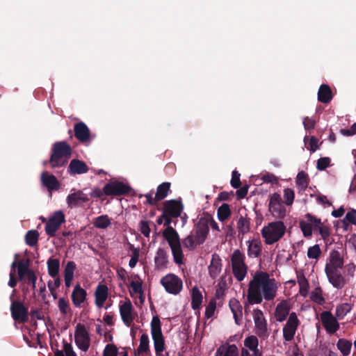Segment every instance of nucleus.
I'll list each match as a JSON object with an SVG mask.
<instances>
[{"instance_id":"46","label":"nucleus","mask_w":356,"mask_h":356,"mask_svg":"<svg viewBox=\"0 0 356 356\" xmlns=\"http://www.w3.org/2000/svg\"><path fill=\"white\" fill-rule=\"evenodd\" d=\"M258 344V339L254 335L249 336L244 340V346L252 352L259 350Z\"/></svg>"},{"instance_id":"64","label":"nucleus","mask_w":356,"mask_h":356,"mask_svg":"<svg viewBox=\"0 0 356 356\" xmlns=\"http://www.w3.org/2000/svg\"><path fill=\"white\" fill-rule=\"evenodd\" d=\"M63 351L65 354V356H77L73 350L72 345L65 340H63Z\"/></svg>"},{"instance_id":"63","label":"nucleus","mask_w":356,"mask_h":356,"mask_svg":"<svg viewBox=\"0 0 356 356\" xmlns=\"http://www.w3.org/2000/svg\"><path fill=\"white\" fill-rule=\"evenodd\" d=\"M318 140L315 136H312L307 146V148L312 152H316L318 149Z\"/></svg>"},{"instance_id":"52","label":"nucleus","mask_w":356,"mask_h":356,"mask_svg":"<svg viewBox=\"0 0 356 356\" xmlns=\"http://www.w3.org/2000/svg\"><path fill=\"white\" fill-rule=\"evenodd\" d=\"M295 197L294 191L291 188H285L284 190V199L285 204L290 206L293 204Z\"/></svg>"},{"instance_id":"34","label":"nucleus","mask_w":356,"mask_h":356,"mask_svg":"<svg viewBox=\"0 0 356 356\" xmlns=\"http://www.w3.org/2000/svg\"><path fill=\"white\" fill-rule=\"evenodd\" d=\"M48 274L51 277L58 275L60 270V261L58 259L49 258L47 261Z\"/></svg>"},{"instance_id":"22","label":"nucleus","mask_w":356,"mask_h":356,"mask_svg":"<svg viewBox=\"0 0 356 356\" xmlns=\"http://www.w3.org/2000/svg\"><path fill=\"white\" fill-rule=\"evenodd\" d=\"M87 292L83 289L81 285L78 283L72 291L71 298L73 305L76 307H81L82 303L86 300Z\"/></svg>"},{"instance_id":"31","label":"nucleus","mask_w":356,"mask_h":356,"mask_svg":"<svg viewBox=\"0 0 356 356\" xmlns=\"http://www.w3.org/2000/svg\"><path fill=\"white\" fill-rule=\"evenodd\" d=\"M95 304L102 307L108 298V287L104 284H99L95 292Z\"/></svg>"},{"instance_id":"45","label":"nucleus","mask_w":356,"mask_h":356,"mask_svg":"<svg viewBox=\"0 0 356 356\" xmlns=\"http://www.w3.org/2000/svg\"><path fill=\"white\" fill-rule=\"evenodd\" d=\"M352 307L348 303H343L338 305L336 308V316L339 319H343L344 316L350 312Z\"/></svg>"},{"instance_id":"43","label":"nucleus","mask_w":356,"mask_h":356,"mask_svg":"<svg viewBox=\"0 0 356 356\" xmlns=\"http://www.w3.org/2000/svg\"><path fill=\"white\" fill-rule=\"evenodd\" d=\"M111 224V219L107 215L97 217L93 222L94 226L98 229H106Z\"/></svg>"},{"instance_id":"62","label":"nucleus","mask_w":356,"mask_h":356,"mask_svg":"<svg viewBox=\"0 0 356 356\" xmlns=\"http://www.w3.org/2000/svg\"><path fill=\"white\" fill-rule=\"evenodd\" d=\"M345 220H347L348 222L356 225V209H351L346 214V217L343 220V222Z\"/></svg>"},{"instance_id":"1","label":"nucleus","mask_w":356,"mask_h":356,"mask_svg":"<svg viewBox=\"0 0 356 356\" xmlns=\"http://www.w3.org/2000/svg\"><path fill=\"white\" fill-rule=\"evenodd\" d=\"M277 285L274 278L266 272H257L250 281L247 300L250 305L261 304L263 298L272 300L276 296Z\"/></svg>"},{"instance_id":"14","label":"nucleus","mask_w":356,"mask_h":356,"mask_svg":"<svg viewBox=\"0 0 356 356\" xmlns=\"http://www.w3.org/2000/svg\"><path fill=\"white\" fill-rule=\"evenodd\" d=\"M299 324L300 321L296 314L291 312L283 327V338L285 341H291L293 339Z\"/></svg>"},{"instance_id":"35","label":"nucleus","mask_w":356,"mask_h":356,"mask_svg":"<svg viewBox=\"0 0 356 356\" xmlns=\"http://www.w3.org/2000/svg\"><path fill=\"white\" fill-rule=\"evenodd\" d=\"M30 259H21L17 263V271L19 279L22 280L29 274V272L33 271L29 269Z\"/></svg>"},{"instance_id":"47","label":"nucleus","mask_w":356,"mask_h":356,"mask_svg":"<svg viewBox=\"0 0 356 356\" xmlns=\"http://www.w3.org/2000/svg\"><path fill=\"white\" fill-rule=\"evenodd\" d=\"M76 265L73 261L67 263L64 269V278L74 279V273L76 270Z\"/></svg>"},{"instance_id":"53","label":"nucleus","mask_w":356,"mask_h":356,"mask_svg":"<svg viewBox=\"0 0 356 356\" xmlns=\"http://www.w3.org/2000/svg\"><path fill=\"white\" fill-rule=\"evenodd\" d=\"M130 248L133 251V255L129 261V266L133 268L136 266L140 255L139 249L135 248L134 245H131Z\"/></svg>"},{"instance_id":"15","label":"nucleus","mask_w":356,"mask_h":356,"mask_svg":"<svg viewBox=\"0 0 356 356\" xmlns=\"http://www.w3.org/2000/svg\"><path fill=\"white\" fill-rule=\"evenodd\" d=\"M65 221V217L63 211H58L49 218L45 225L46 234L49 236H54L56 232L59 229L61 224Z\"/></svg>"},{"instance_id":"38","label":"nucleus","mask_w":356,"mask_h":356,"mask_svg":"<svg viewBox=\"0 0 356 356\" xmlns=\"http://www.w3.org/2000/svg\"><path fill=\"white\" fill-rule=\"evenodd\" d=\"M170 186L171 184L170 182H163L159 185L155 194L156 200L161 201L165 199L170 191Z\"/></svg>"},{"instance_id":"33","label":"nucleus","mask_w":356,"mask_h":356,"mask_svg":"<svg viewBox=\"0 0 356 356\" xmlns=\"http://www.w3.org/2000/svg\"><path fill=\"white\" fill-rule=\"evenodd\" d=\"M229 305L237 325L240 324V321L242 318V306L240 302L236 298H232L229 300Z\"/></svg>"},{"instance_id":"8","label":"nucleus","mask_w":356,"mask_h":356,"mask_svg":"<svg viewBox=\"0 0 356 356\" xmlns=\"http://www.w3.org/2000/svg\"><path fill=\"white\" fill-rule=\"evenodd\" d=\"M131 187L120 181H112L104 185V195L107 196H121L128 195Z\"/></svg>"},{"instance_id":"28","label":"nucleus","mask_w":356,"mask_h":356,"mask_svg":"<svg viewBox=\"0 0 356 356\" xmlns=\"http://www.w3.org/2000/svg\"><path fill=\"white\" fill-rule=\"evenodd\" d=\"M291 306L286 300H282L280 302L275 311V316L276 320L279 322H282L286 320L289 314Z\"/></svg>"},{"instance_id":"5","label":"nucleus","mask_w":356,"mask_h":356,"mask_svg":"<svg viewBox=\"0 0 356 356\" xmlns=\"http://www.w3.org/2000/svg\"><path fill=\"white\" fill-rule=\"evenodd\" d=\"M286 226L282 221L278 220L269 222L261 229V235L265 239V243L272 245L280 241L284 235Z\"/></svg>"},{"instance_id":"3","label":"nucleus","mask_w":356,"mask_h":356,"mask_svg":"<svg viewBox=\"0 0 356 356\" xmlns=\"http://www.w3.org/2000/svg\"><path fill=\"white\" fill-rule=\"evenodd\" d=\"M72 149L66 141H58L53 144L49 160L53 169L65 166L72 156Z\"/></svg>"},{"instance_id":"50","label":"nucleus","mask_w":356,"mask_h":356,"mask_svg":"<svg viewBox=\"0 0 356 356\" xmlns=\"http://www.w3.org/2000/svg\"><path fill=\"white\" fill-rule=\"evenodd\" d=\"M183 245L189 249V250H193L195 246L197 245L196 244V238H195V236L193 233L190 234L188 236H187L182 241Z\"/></svg>"},{"instance_id":"37","label":"nucleus","mask_w":356,"mask_h":356,"mask_svg":"<svg viewBox=\"0 0 356 356\" xmlns=\"http://www.w3.org/2000/svg\"><path fill=\"white\" fill-rule=\"evenodd\" d=\"M248 255L250 257H258L261 252V243L258 241H248Z\"/></svg>"},{"instance_id":"39","label":"nucleus","mask_w":356,"mask_h":356,"mask_svg":"<svg viewBox=\"0 0 356 356\" xmlns=\"http://www.w3.org/2000/svg\"><path fill=\"white\" fill-rule=\"evenodd\" d=\"M337 347L343 356H348L350 353L352 343L347 339H339L337 343Z\"/></svg>"},{"instance_id":"30","label":"nucleus","mask_w":356,"mask_h":356,"mask_svg":"<svg viewBox=\"0 0 356 356\" xmlns=\"http://www.w3.org/2000/svg\"><path fill=\"white\" fill-rule=\"evenodd\" d=\"M332 98L333 94L330 87L327 84L321 85L318 91V101L323 104H328Z\"/></svg>"},{"instance_id":"51","label":"nucleus","mask_w":356,"mask_h":356,"mask_svg":"<svg viewBox=\"0 0 356 356\" xmlns=\"http://www.w3.org/2000/svg\"><path fill=\"white\" fill-rule=\"evenodd\" d=\"M321 254V250L319 245L316 244L312 247H309L307 250V257L309 259H317Z\"/></svg>"},{"instance_id":"17","label":"nucleus","mask_w":356,"mask_h":356,"mask_svg":"<svg viewBox=\"0 0 356 356\" xmlns=\"http://www.w3.org/2000/svg\"><path fill=\"white\" fill-rule=\"evenodd\" d=\"M183 210L184 204L181 199L166 200L163 203L165 213L175 218L181 216Z\"/></svg>"},{"instance_id":"6","label":"nucleus","mask_w":356,"mask_h":356,"mask_svg":"<svg viewBox=\"0 0 356 356\" xmlns=\"http://www.w3.org/2000/svg\"><path fill=\"white\" fill-rule=\"evenodd\" d=\"M231 261L235 278L239 282L243 280L248 270V266L245 263V255L239 250H235L232 255Z\"/></svg>"},{"instance_id":"27","label":"nucleus","mask_w":356,"mask_h":356,"mask_svg":"<svg viewBox=\"0 0 356 356\" xmlns=\"http://www.w3.org/2000/svg\"><path fill=\"white\" fill-rule=\"evenodd\" d=\"M168 254L166 250L159 248H158L156 256L154 257L155 267L158 270H163L167 268L168 263Z\"/></svg>"},{"instance_id":"61","label":"nucleus","mask_w":356,"mask_h":356,"mask_svg":"<svg viewBox=\"0 0 356 356\" xmlns=\"http://www.w3.org/2000/svg\"><path fill=\"white\" fill-rule=\"evenodd\" d=\"M298 284L300 285V293L302 296H306L308 289H309V283L305 277H302V279L298 280Z\"/></svg>"},{"instance_id":"29","label":"nucleus","mask_w":356,"mask_h":356,"mask_svg":"<svg viewBox=\"0 0 356 356\" xmlns=\"http://www.w3.org/2000/svg\"><path fill=\"white\" fill-rule=\"evenodd\" d=\"M238 349L235 344L225 343L216 350L215 356H238Z\"/></svg>"},{"instance_id":"32","label":"nucleus","mask_w":356,"mask_h":356,"mask_svg":"<svg viewBox=\"0 0 356 356\" xmlns=\"http://www.w3.org/2000/svg\"><path fill=\"white\" fill-rule=\"evenodd\" d=\"M162 234L170 247L180 243L179 236L173 227L165 228L163 231Z\"/></svg>"},{"instance_id":"55","label":"nucleus","mask_w":356,"mask_h":356,"mask_svg":"<svg viewBox=\"0 0 356 356\" xmlns=\"http://www.w3.org/2000/svg\"><path fill=\"white\" fill-rule=\"evenodd\" d=\"M149 224L147 220H141L139 223L140 231L145 237H149L151 232Z\"/></svg>"},{"instance_id":"2","label":"nucleus","mask_w":356,"mask_h":356,"mask_svg":"<svg viewBox=\"0 0 356 356\" xmlns=\"http://www.w3.org/2000/svg\"><path fill=\"white\" fill-rule=\"evenodd\" d=\"M344 264L343 257L336 250L330 252L329 261L325 267V272L328 281L337 289H342L346 284L345 277L340 270L343 268Z\"/></svg>"},{"instance_id":"60","label":"nucleus","mask_w":356,"mask_h":356,"mask_svg":"<svg viewBox=\"0 0 356 356\" xmlns=\"http://www.w3.org/2000/svg\"><path fill=\"white\" fill-rule=\"evenodd\" d=\"M321 234L322 238L325 241L328 238L330 235V228L326 225H318L317 229Z\"/></svg>"},{"instance_id":"25","label":"nucleus","mask_w":356,"mask_h":356,"mask_svg":"<svg viewBox=\"0 0 356 356\" xmlns=\"http://www.w3.org/2000/svg\"><path fill=\"white\" fill-rule=\"evenodd\" d=\"M251 225V219L248 217L240 216L236 222V229L238 231V236L243 238L244 235L250 232Z\"/></svg>"},{"instance_id":"26","label":"nucleus","mask_w":356,"mask_h":356,"mask_svg":"<svg viewBox=\"0 0 356 356\" xmlns=\"http://www.w3.org/2000/svg\"><path fill=\"white\" fill-rule=\"evenodd\" d=\"M41 181L49 191H56L60 187V183L56 177L53 175H49L47 172H43L41 174Z\"/></svg>"},{"instance_id":"20","label":"nucleus","mask_w":356,"mask_h":356,"mask_svg":"<svg viewBox=\"0 0 356 356\" xmlns=\"http://www.w3.org/2000/svg\"><path fill=\"white\" fill-rule=\"evenodd\" d=\"M74 132L75 137L81 143H86L90 140V131L83 122L74 124Z\"/></svg>"},{"instance_id":"44","label":"nucleus","mask_w":356,"mask_h":356,"mask_svg":"<svg viewBox=\"0 0 356 356\" xmlns=\"http://www.w3.org/2000/svg\"><path fill=\"white\" fill-rule=\"evenodd\" d=\"M296 185L301 191H305L309 184L308 175L304 171H301L298 172L296 181Z\"/></svg>"},{"instance_id":"13","label":"nucleus","mask_w":356,"mask_h":356,"mask_svg":"<svg viewBox=\"0 0 356 356\" xmlns=\"http://www.w3.org/2000/svg\"><path fill=\"white\" fill-rule=\"evenodd\" d=\"M10 309L12 318L15 321H19L23 323L28 322V308L22 302L19 300L12 301Z\"/></svg>"},{"instance_id":"11","label":"nucleus","mask_w":356,"mask_h":356,"mask_svg":"<svg viewBox=\"0 0 356 356\" xmlns=\"http://www.w3.org/2000/svg\"><path fill=\"white\" fill-rule=\"evenodd\" d=\"M211 219V216L207 214L204 217L200 218L199 221L195 224V238H196V244H202L209 234V220Z\"/></svg>"},{"instance_id":"56","label":"nucleus","mask_w":356,"mask_h":356,"mask_svg":"<svg viewBox=\"0 0 356 356\" xmlns=\"http://www.w3.org/2000/svg\"><path fill=\"white\" fill-rule=\"evenodd\" d=\"M241 175L238 171L234 170L232 175V179L230 181L231 186L234 188H238L241 186V181H240Z\"/></svg>"},{"instance_id":"16","label":"nucleus","mask_w":356,"mask_h":356,"mask_svg":"<svg viewBox=\"0 0 356 356\" xmlns=\"http://www.w3.org/2000/svg\"><path fill=\"white\" fill-rule=\"evenodd\" d=\"M253 318L255 325L256 334L264 339L268 337L266 321L261 310H254Z\"/></svg>"},{"instance_id":"57","label":"nucleus","mask_w":356,"mask_h":356,"mask_svg":"<svg viewBox=\"0 0 356 356\" xmlns=\"http://www.w3.org/2000/svg\"><path fill=\"white\" fill-rule=\"evenodd\" d=\"M330 164V159L329 157H321L317 161L316 168L319 170H324Z\"/></svg>"},{"instance_id":"19","label":"nucleus","mask_w":356,"mask_h":356,"mask_svg":"<svg viewBox=\"0 0 356 356\" xmlns=\"http://www.w3.org/2000/svg\"><path fill=\"white\" fill-rule=\"evenodd\" d=\"M133 306L129 300L120 305V314L124 325L130 327L134 321L132 315Z\"/></svg>"},{"instance_id":"4","label":"nucleus","mask_w":356,"mask_h":356,"mask_svg":"<svg viewBox=\"0 0 356 356\" xmlns=\"http://www.w3.org/2000/svg\"><path fill=\"white\" fill-rule=\"evenodd\" d=\"M150 326L156 356H169L168 352L163 353L165 340L161 330V323L157 315L153 316Z\"/></svg>"},{"instance_id":"7","label":"nucleus","mask_w":356,"mask_h":356,"mask_svg":"<svg viewBox=\"0 0 356 356\" xmlns=\"http://www.w3.org/2000/svg\"><path fill=\"white\" fill-rule=\"evenodd\" d=\"M160 283L168 293L173 295L179 294L183 288L181 279L172 273H169L163 277Z\"/></svg>"},{"instance_id":"42","label":"nucleus","mask_w":356,"mask_h":356,"mask_svg":"<svg viewBox=\"0 0 356 356\" xmlns=\"http://www.w3.org/2000/svg\"><path fill=\"white\" fill-rule=\"evenodd\" d=\"M170 249L172 250L174 261L177 264H181L183 263L184 254L181 250V243L171 245Z\"/></svg>"},{"instance_id":"21","label":"nucleus","mask_w":356,"mask_h":356,"mask_svg":"<svg viewBox=\"0 0 356 356\" xmlns=\"http://www.w3.org/2000/svg\"><path fill=\"white\" fill-rule=\"evenodd\" d=\"M89 201L87 195L82 191L79 190L76 192L68 195L67 197V202L70 208L76 207L82 203Z\"/></svg>"},{"instance_id":"40","label":"nucleus","mask_w":356,"mask_h":356,"mask_svg":"<svg viewBox=\"0 0 356 356\" xmlns=\"http://www.w3.org/2000/svg\"><path fill=\"white\" fill-rule=\"evenodd\" d=\"M39 232L35 229H31L26 232L24 239L26 243L30 247L37 245L39 240Z\"/></svg>"},{"instance_id":"41","label":"nucleus","mask_w":356,"mask_h":356,"mask_svg":"<svg viewBox=\"0 0 356 356\" xmlns=\"http://www.w3.org/2000/svg\"><path fill=\"white\" fill-rule=\"evenodd\" d=\"M217 214L218 218L220 221L224 222L225 220H227L232 214L229 205L227 203H223L218 209Z\"/></svg>"},{"instance_id":"10","label":"nucleus","mask_w":356,"mask_h":356,"mask_svg":"<svg viewBox=\"0 0 356 356\" xmlns=\"http://www.w3.org/2000/svg\"><path fill=\"white\" fill-rule=\"evenodd\" d=\"M321 225V220L316 216L307 213L305 220H300L299 226L305 238H309L312 236L313 229L316 230Z\"/></svg>"},{"instance_id":"23","label":"nucleus","mask_w":356,"mask_h":356,"mask_svg":"<svg viewBox=\"0 0 356 356\" xmlns=\"http://www.w3.org/2000/svg\"><path fill=\"white\" fill-rule=\"evenodd\" d=\"M89 170L86 163L81 160L72 159L67 168V171L70 175H81L88 172Z\"/></svg>"},{"instance_id":"24","label":"nucleus","mask_w":356,"mask_h":356,"mask_svg":"<svg viewBox=\"0 0 356 356\" xmlns=\"http://www.w3.org/2000/svg\"><path fill=\"white\" fill-rule=\"evenodd\" d=\"M208 268L209 276L212 279H216L222 270V260L218 254L216 253L212 254L211 260Z\"/></svg>"},{"instance_id":"54","label":"nucleus","mask_w":356,"mask_h":356,"mask_svg":"<svg viewBox=\"0 0 356 356\" xmlns=\"http://www.w3.org/2000/svg\"><path fill=\"white\" fill-rule=\"evenodd\" d=\"M118 355V348L113 344H108L106 346L104 352L103 356H117Z\"/></svg>"},{"instance_id":"36","label":"nucleus","mask_w":356,"mask_h":356,"mask_svg":"<svg viewBox=\"0 0 356 356\" xmlns=\"http://www.w3.org/2000/svg\"><path fill=\"white\" fill-rule=\"evenodd\" d=\"M202 295L197 286L192 289L191 307L194 310L198 309L202 302Z\"/></svg>"},{"instance_id":"59","label":"nucleus","mask_w":356,"mask_h":356,"mask_svg":"<svg viewBox=\"0 0 356 356\" xmlns=\"http://www.w3.org/2000/svg\"><path fill=\"white\" fill-rule=\"evenodd\" d=\"M54 278V282L49 280L47 284L51 294H53V291H56V289L58 288L61 284V280L58 275Z\"/></svg>"},{"instance_id":"49","label":"nucleus","mask_w":356,"mask_h":356,"mask_svg":"<svg viewBox=\"0 0 356 356\" xmlns=\"http://www.w3.org/2000/svg\"><path fill=\"white\" fill-rule=\"evenodd\" d=\"M145 350H150L149 345V337L147 334L144 333L140 336V344L138 347L137 350L135 351H142Z\"/></svg>"},{"instance_id":"9","label":"nucleus","mask_w":356,"mask_h":356,"mask_svg":"<svg viewBox=\"0 0 356 356\" xmlns=\"http://www.w3.org/2000/svg\"><path fill=\"white\" fill-rule=\"evenodd\" d=\"M74 341L78 348L82 351L86 352L90 347V337L85 325L78 323L74 332Z\"/></svg>"},{"instance_id":"58","label":"nucleus","mask_w":356,"mask_h":356,"mask_svg":"<svg viewBox=\"0 0 356 356\" xmlns=\"http://www.w3.org/2000/svg\"><path fill=\"white\" fill-rule=\"evenodd\" d=\"M216 308V302L214 300H211L206 307L205 317L209 318L214 314Z\"/></svg>"},{"instance_id":"48","label":"nucleus","mask_w":356,"mask_h":356,"mask_svg":"<svg viewBox=\"0 0 356 356\" xmlns=\"http://www.w3.org/2000/svg\"><path fill=\"white\" fill-rule=\"evenodd\" d=\"M58 307L63 315H66L71 312L69 302L64 298H60L58 302Z\"/></svg>"},{"instance_id":"12","label":"nucleus","mask_w":356,"mask_h":356,"mask_svg":"<svg viewBox=\"0 0 356 356\" xmlns=\"http://www.w3.org/2000/svg\"><path fill=\"white\" fill-rule=\"evenodd\" d=\"M268 208L269 211L275 218L282 219L286 216V208L280 195L277 193H274L270 195Z\"/></svg>"},{"instance_id":"18","label":"nucleus","mask_w":356,"mask_h":356,"mask_svg":"<svg viewBox=\"0 0 356 356\" xmlns=\"http://www.w3.org/2000/svg\"><path fill=\"white\" fill-rule=\"evenodd\" d=\"M321 320L325 330L329 334L335 333L339 328V324L337 318L328 311L323 312L321 314Z\"/></svg>"}]
</instances>
